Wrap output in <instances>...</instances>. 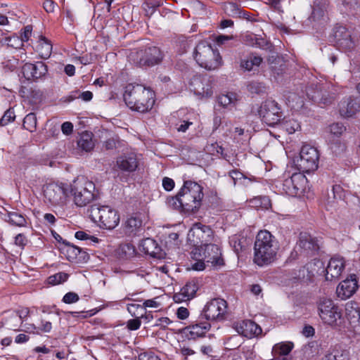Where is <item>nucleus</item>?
<instances>
[{"instance_id":"11","label":"nucleus","mask_w":360,"mask_h":360,"mask_svg":"<svg viewBox=\"0 0 360 360\" xmlns=\"http://www.w3.org/2000/svg\"><path fill=\"white\" fill-rule=\"evenodd\" d=\"M93 212L94 219H98L101 228L112 230L120 222V216L117 212L108 206L97 207L96 210L94 209Z\"/></svg>"},{"instance_id":"5","label":"nucleus","mask_w":360,"mask_h":360,"mask_svg":"<svg viewBox=\"0 0 360 360\" xmlns=\"http://www.w3.org/2000/svg\"><path fill=\"white\" fill-rule=\"evenodd\" d=\"M194 58L198 64L207 70L218 68L222 63V58L217 49H214L207 41H200L195 48Z\"/></svg>"},{"instance_id":"45","label":"nucleus","mask_w":360,"mask_h":360,"mask_svg":"<svg viewBox=\"0 0 360 360\" xmlns=\"http://www.w3.org/2000/svg\"><path fill=\"white\" fill-rule=\"evenodd\" d=\"M15 118L14 110L12 108L8 109L0 119V125L6 126L8 124L13 122Z\"/></svg>"},{"instance_id":"19","label":"nucleus","mask_w":360,"mask_h":360,"mask_svg":"<svg viewBox=\"0 0 360 360\" xmlns=\"http://www.w3.org/2000/svg\"><path fill=\"white\" fill-rule=\"evenodd\" d=\"M205 259L207 263H211L213 266H221L224 264L221 257V252L217 245L212 243L205 245Z\"/></svg>"},{"instance_id":"16","label":"nucleus","mask_w":360,"mask_h":360,"mask_svg":"<svg viewBox=\"0 0 360 360\" xmlns=\"http://www.w3.org/2000/svg\"><path fill=\"white\" fill-rule=\"evenodd\" d=\"M358 280L355 274H351L337 287L336 293L341 300L351 297L358 290Z\"/></svg>"},{"instance_id":"18","label":"nucleus","mask_w":360,"mask_h":360,"mask_svg":"<svg viewBox=\"0 0 360 360\" xmlns=\"http://www.w3.org/2000/svg\"><path fill=\"white\" fill-rule=\"evenodd\" d=\"M345 266V262L343 257L335 256L332 257L326 269V279L327 281H333L338 279Z\"/></svg>"},{"instance_id":"31","label":"nucleus","mask_w":360,"mask_h":360,"mask_svg":"<svg viewBox=\"0 0 360 360\" xmlns=\"http://www.w3.org/2000/svg\"><path fill=\"white\" fill-rule=\"evenodd\" d=\"M229 244L233 251L238 255L240 252L245 250L248 243L246 238L236 234L229 238Z\"/></svg>"},{"instance_id":"35","label":"nucleus","mask_w":360,"mask_h":360,"mask_svg":"<svg viewBox=\"0 0 360 360\" xmlns=\"http://www.w3.org/2000/svg\"><path fill=\"white\" fill-rule=\"evenodd\" d=\"M63 244L65 245L63 251L65 252L67 259L70 262H75L77 253L79 252V248L67 240H63Z\"/></svg>"},{"instance_id":"36","label":"nucleus","mask_w":360,"mask_h":360,"mask_svg":"<svg viewBox=\"0 0 360 360\" xmlns=\"http://www.w3.org/2000/svg\"><path fill=\"white\" fill-rule=\"evenodd\" d=\"M198 288V281L197 279H192L186 283V285L181 288V291L187 295V297L192 299L195 295Z\"/></svg>"},{"instance_id":"40","label":"nucleus","mask_w":360,"mask_h":360,"mask_svg":"<svg viewBox=\"0 0 360 360\" xmlns=\"http://www.w3.org/2000/svg\"><path fill=\"white\" fill-rule=\"evenodd\" d=\"M330 148L336 156H340L346 151L347 146L345 143L336 140L331 142Z\"/></svg>"},{"instance_id":"3","label":"nucleus","mask_w":360,"mask_h":360,"mask_svg":"<svg viewBox=\"0 0 360 360\" xmlns=\"http://www.w3.org/2000/svg\"><path fill=\"white\" fill-rule=\"evenodd\" d=\"M278 243L268 231H260L254 245V262L258 266L268 265L276 259Z\"/></svg>"},{"instance_id":"32","label":"nucleus","mask_w":360,"mask_h":360,"mask_svg":"<svg viewBox=\"0 0 360 360\" xmlns=\"http://www.w3.org/2000/svg\"><path fill=\"white\" fill-rule=\"evenodd\" d=\"M77 146L85 152H89L94 148V143L92 140V134L88 132L81 134L77 141Z\"/></svg>"},{"instance_id":"33","label":"nucleus","mask_w":360,"mask_h":360,"mask_svg":"<svg viewBox=\"0 0 360 360\" xmlns=\"http://www.w3.org/2000/svg\"><path fill=\"white\" fill-rule=\"evenodd\" d=\"M304 95H305V90H302V95H300L297 93H290L287 99L289 103V104L291 105L292 108L294 109H300L304 107Z\"/></svg>"},{"instance_id":"39","label":"nucleus","mask_w":360,"mask_h":360,"mask_svg":"<svg viewBox=\"0 0 360 360\" xmlns=\"http://www.w3.org/2000/svg\"><path fill=\"white\" fill-rule=\"evenodd\" d=\"M23 127L30 131H33L36 129L37 127V117L33 112L27 114L23 120Z\"/></svg>"},{"instance_id":"14","label":"nucleus","mask_w":360,"mask_h":360,"mask_svg":"<svg viewBox=\"0 0 360 360\" xmlns=\"http://www.w3.org/2000/svg\"><path fill=\"white\" fill-rule=\"evenodd\" d=\"M302 172L294 173L284 180L283 186L286 193L292 195H300L305 189L307 179Z\"/></svg>"},{"instance_id":"60","label":"nucleus","mask_w":360,"mask_h":360,"mask_svg":"<svg viewBox=\"0 0 360 360\" xmlns=\"http://www.w3.org/2000/svg\"><path fill=\"white\" fill-rule=\"evenodd\" d=\"M138 360H160L159 357L153 352L141 353L138 356Z\"/></svg>"},{"instance_id":"29","label":"nucleus","mask_w":360,"mask_h":360,"mask_svg":"<svg viewBox=\"0 0 360 360\" xmlns=\"http://www.w3.org/2000/svg\"><path fill=\"white\" fill-rule=\"evenodd\" d=\"M321 360H350V354L347 349L335 347Z\"/></svg>"},{"instance_id":"49","label":"nucleus","mask_w":360,"mask_h":360,"mask_svg":"<svg viewBox=\"0 0 360 360\" xmlns=\"http://www.w3.org/2000/svg\"><path fill=\"white\" fill-rule=\"evenodd\" d=\"M229 176L233 180V186H236L237 184H240L242 179L244 176V174L240 172L238 169H233L229 172Z\"/></svg>"},{"instance_id":"61","label":"nucleus","mask_w":360,"mask_h":360,"mask_svg":"<svg viewBox=\"0 0 360 360\" xmlns=\"http://www.w3.org/2000/svg\"><path fill=\"white\" fill-rule=\"evenodd\" d=\"M174 181L173 179L169 178V177H164L162 179V186L163 188L167 191H172L174 187Z\"/></svg>"},{"instance_id":"64","label":"nucleus","mask_w":360,"mask_h":360,"mask_svg":"<svg viewBox=\"0 0 360 360\" xmlns=\"http://www.w3.org/2000/svg\"><path fill=\"white\" fill-rule=\"evenodd\" d=\"M173 299L174 302L177 303L191 300L189 297H187V295L184 293V292L181 290L179 293H175L174 295Z\"/></svg>"},{"instance_id":"30","label":"nucleus","mask_w":360,"mask_h":360,"mask_svg":"<svg viewBox=\"0 0 360 360\" xmlns=\"http://www.w3.org/2000/svg\"><path fill=\"white\" fill-rule=\"evenodd\" d=\"M142 226V220L139 217L131 216L125 221V233L129 236L135 235Z\"/></svg>"},{"instance_id":"4","label":"nucleus","mask_w":360,"mask_h":360,"mask_svg":"<svg viewBox=\"0 0 360 360\" xmlns=\"http://www.w3.org/2000/svg\"><path fill=\"white\" fill-rule=\"evenodd\" d=\"M95 184L84 178L78 177L69 187V193L73 196L75 205L84 207L96 198Z\"/></svg>"},{"instance_id":"63","label":"nucleus","mask_w":360,"mask_h":360,"mask_svg":"<svg viewBox=\"0 0 360 360\" xmlns=\"http://www.w3.org/2000/svg\"><path fill=\"white\" fill-rule=\"evenodd\" d=\"M140 309L141 310H143V307L142 305L137 304H129L127 305V310L131 314L132 316L136 317V311L137 310Z\"/></svg>"},{"instance_id":"57","label":"nucleus","mask_w":360,"mask_h":360,"mask_svg":"<svg viewBox=\"0 0 360 360\" xmlns=\"http://www.w3.org/2000/svg\"><path fill=\"white\" fill-rule=\"evenodd\" d=\"M119 143L117 138H110L103 143V147L106 150H113L117 148V145Z\"/></svg>"},{"instance_id":"7","label":"nucleus","mask_w":360,"mask_h":360,"mask_svg":"<svg viewBox=\"0 0 360 360\" xmlns=\"http://www.w3.org/2000/svg\"><path fill=\"white\" fill-rule=\"evenodd\" d=\"M319 160L318 150L310 145H304L301 148L300 156L294 160V162L300 172L310 173L317 169Z\"/></svg>"},{"instance_id":"52","label":"nucleus","mask_w":360,"mask_h":360,"mask_svg":"<svg viewBox=\"0 0 360 360\" xmlns=\"http://www.w3.org/2000/svg\"><path fill=\"white\" fill-rule=\"evenodd\" d=\"M217 101L219 105L225 108L232 103V97L229 94H222L218 97Z\"/></svg>"},{"instance_id":"6","label":"nucleus","mask_w":360,"mask_h":360,"mask_svg":"<svg viewBox=\"0 0 360 360\" xmlns=\"http://www.w3.org/2000/svg\"><path fill=\"white\" fill-rule=\"evenodd\" d=\"M329 89L330 86L326 83H311L305 86V96L312 103L323 108L334 101V94Z\"/></svg>"},{"instance_id":"8","label":"nucleus","mask_w":360,"mask_h":360,"mask_svg":"<svg viewBox=\"0 0 360 360\" xmlns=\"http://www.w3.org/2000/svg\"><path fill=\"white\" fill-rule=\"evenodd\" d=\"M257 112L262 121L271 127L278 124L283 117L279 104L271 99L263 101Z\"/></svg>"},{"instance_id":"13","label":"nucleus","mask_w":360,"mask_h":360,"mask_svg":"<svg viewBox=\"0 0 360 360\" xmlns=\"http://www.w3.org/2000/svg\"><path fill=\"white\" fill-rule=\"evenodd\" d=\"M137 63L141 68L152 67L159 64L163 58L160 49L155 46L140 49L136 52Z\"/></svg>"},{"instance_id":"47","label":"nucleus","mask_w":360,"mask_h":360,"mask_svg":"<svg viewBox=\"0 0 360 360\" xmlns=\"http://www.w3.org/2000/svg\"><path fill=\"white\" fill-rule=\"evenodd\" d=\"M330 132L336 136H340L346 130V127L342 123H333L330 126Z\"/></svg>"},{"instance_id":"21","label":"nucleus","mask_w":360,"mask_h":360,"mask_svg":"<svg viewBox=\"0 0 360 360\" xmlns=\"http://www.w3.org/2000/svg\"><path fill=\"white\" fill-rule=\"evenodd\" d=\"M204 319L198 318L195 323L189 325L186 327L184 331L187 333V336L190 339H195L205 336V333L210 329L211 325L207 321H203Z\"/></svg>"},{"instance_id":"51","label":"nucleus","mask_w":360,"mask_h":360,"mask_svg":"<svg viewBox=\"0 0 360 360\" xmlns=\"http://www.w3.org/2000/svg\"><path fill=\"white\" fill-rule=\"evenodd\" d=\"M332 191L335 199L342 200L345 197V191L340 185L336 184L333 186Z\"/></svg>"},{"instance_id":"48","label":"nucleus","mask_w":360,"mask_h":360,"mask_svg":"<svg viewBox=\"0 0 360 360\" xmlns=\"http://www.w3.org/2000/svg\"><path fill=\"white\" fill-rule=\"evenodd\" d=\"M255 44H256V47L265 50H271L272 48V44L270 41L258 35L257 37L256 42H255Z\"/></svg>"},{"instance_id":"10","label":"nucleus","mask_w":360,"mask_h":360,"mask_svg":"<svg viewBox=\"0 0 360 360\" xmlns=\"http://www.w3.org/2000/svg\"><path fill=\"white\" fill-rule=\"evenodd\" d=\"M317 307L321 319L326 324L333 325L341 317L339 307L330 299L320 298Z\"/></svg>"},{"instance_id":"50","label":"nucleus","mask_w":360,"mask_h":360,"mask_svg":"<svg viewBox=\"0 0 360 360\" xmlns=\"http://www.w3.org/2000/svg\"><path fill=\"white\" fill-rule=\"evenodd\" d=\"M241 352L246 360H253L255 358V354L252 346H243L241 347Z\"/></svg>"},{"instance_id":"46","label":"nucleus","mask_w":360,"mask_h":360,"mask_svg":"<svg viewBox=\"0 0 360 360\" xmlns=\"http://www.w3.org/2000/svg\"><path fill=\"white\" fill-rule=\"evenodd\" d=\"M6 41H7V46L14 48V49H20L23 46V42L20 37L17 35H13L12 37H6Z\"/></svg>"},{"instance_id":"26","label":"nucleus","mask_w":360,"mask_h":360,"mask_svg":"<svg viewBox=\"0 0 360 360\" xmlns=\"http://www.w3.org/2000/svg\"><path fill=\"white\" fill-rule=\"evenodd\" d=\"M237 331L244 337L250 338L252 336H257L261 334L262 330L261 327L253 321L245 320L237 326Z\"/></svg>"},{"instance_id":"34","label":"nucleus","mask_w":360,"mask_h":360,"mask_svg":"<svg viewBox=\"0 0 360 360\" xmlns=\"http://www.w3.org/2000/svg\"><path fill=\"white\" fill-rule=\"evenodd\" d=\"M281 129L288 134H291L300 129V124L295 120L290 119L278 123Z\"/></svg>"},{"instance_id":"2","label":"nucleus","mask_w":360,"mask_h":360,"mask_svg":"<svg viewBox=\"0 0 360 360\" xmlns=\"http://www.w3.org/2000/svg\"><path fill=\"white\" fill-rule=\"evenodd\" d=\"M123 97L130 109L141 113L151 110L155 103L154 92L141 84H127Z\"/></svg>"},{"instance_id":"9","label":"nucleus","mask_w":360,"mask_h":360,"mask_svg":"<svg viewBox=\"0 0 360 360\" xmlns=\"http://www.w3.org/2000/svg\"><path fill=\"white\" fill-rule=\"evenodd\" d=\"M69 187L62 183L49 184L44 187V196L53 205H63L69 195Z\"/></svg>"},{"instance_id":"44","label":"nucleus","mask_w":360,"mask_h":360,"mask_svg":"<svg viewBox=\"0 0 360 360\" xmlns=\"http://www.w3.org/2000/svg\"><path fill=\"white\" fill-rule=\"evenodd\" d=\"M325 15V9L319 5H315L313 7L311 15L309 18L310 21H319Z\"/></svg>"},{"instance_id":"53","label":"nucleus","mask_w":360,"mask_h":360,"mask_svg":"<svg viewBox=\"0 0 360 360\" xmlns=\"http://www.w3.org/2000/svg\"><path fill=\"white\" fill-rule=\"evenodd\" d=\"M79 300V296L77 293L73 292H69L66 293L63 297V301L66 304H72Z\"/></svg>"},{"instance_id":"42","label":"nucleus","mask_w":360,"mask_h":360,"mask_svg":"<svg viewBox=\"0 0 360 360\" xmlns=\"http://www.w3.org/2000/svg\"><path fill=\"white\" fill-rule=\"evenodd\" d=\"M248 90L251 94H261L266 92V86L262 82L252 81L248 84Z\"/></svg>"},{"instance_id":"12","label":"nucleus","mask_w":360,"mask_h":360,"mask_svg":"<svg viewBox=\"0 0 360 360\" xmlns=\"http://www.w3.org/2000/svg\"><path fill=\"white\" fill-rule=\"evenodd\" d=\"M227 303L221 298H215L207 303L203 308L200 319H205L207 321L222 319L226 312Z\"/></svg>"},{"instance_id":"55","label":"nucleus","mask_w":360,"mask_h":360,"mask_svg":"<svg viewBox=\"0 0 360 360\" xmlns=\"http://www.w3.org/2000/svg\"><path fill=\"white\" fill-rule=\"evenodd\" d=\"M225 9L230 11L232 15L241 14L242 11L238 8V5L233 2H229L225 6Z\"/></svg>"},{"instance_id":"56","label":"nucleus","mask_w":360,"mask_h":360,"mask_svg":"<svg viewBox=\"0 0 360 360\" xmlns=\"http://www.w3.org/2000/svg\"><path fill=\"white\" fill-rule=\"evenodd\" d=\"M14 243L16 245L23 249L27 243V239L24 234L19 233L15 237Z\"/></svg>"},{"instance_id":"1","label":"nucleus","mask_w":360,"mask_h":360,"mask_svg":"<svg viewBox=\"0 0 360 360\" xmlns=\"http://www.w3.org/2000/svg\"><path fill=\"white\" fill-rule=\"evenodd\" d=\"M203 188L195 181H184L183 186L175 196L167 199L168 205L184 212H196L201 206Z\"/></svg>"},{"instance_id":"28","label":"nucleus","mask_w":360,"mask_h":360,"mask_svg":"<svg viewBox=\"0 0 360 360\" xmlns=\"http://www.w3.org/2000/svg\"><path fill=\"white\" fill-rule=\"evenodd\" d=\"M190 86L196 95H200L202 97H210L212 95L210 84H204L200 77H194L190 82Z\"/></svg>"},{"instance_id":"59","label":"nucleus","mask_w":360,"mask_h":360,"mask_svg":"<svg viewBox=\"0 0 360 360\" xmlns=\"http://www.w3.org/2000/svg\"><path fill=\"white\" fill-rule=\"evenodd\" d=\"M240 67L242 69L248 71H250L253 68L248 56H245L244 58L240 59Z\"/></svg>"},{"instance_id":"27","label":"nucleus","mask_w":360,"mask_h":360,"mask_svg":"<svg viewBox=\"0 0 360 360\" xmlns=\"http://www.w3.org/2000/svg\"><path fill=\"white\" fill-rule=\"evenodd\" d=\"M294 347L292 342H281L274 345L272 348V360H285V356L288 355Z\"/></svg>"},{"instance_id":"25","label":"nucleus","mask_w":360,"mask_h":360,"mask_svg":"<svg viewBox=\"0 0 360 360\" xmlns=\"http://www.w3.org/2000/svg\"><path fill=\"white\" fill-rule=\"evenodd\" d=\"M339 112L342 117H350L356 114L360 108L356 100L352 98H346L342 100L339 105Z\"/></svg>"},{"instance_id":"37","label":"nucleus","mask_w":360,"mask_h":360,"mask_svg":"<svg viewBox=\"0 0 360 360\" xmlns=\"http://www.w3.org/2000/svg\"><path fill=\"white\" fill-rule=\"evenodd\" d=\"M135 254L134 247L129 243L122 244L117 249V255L123 259H128L133 257Z\"/></svg>"},{"instance_id":"54","label":"nucleus","mask_w":360,"mask_h":360,"mask_svg":"<svg viewBox=\"0 0 360 360\" xmlns=\"http://www.w3.org/2000/svg\"><path fill=\"white\" fill-rule=\"evenodd\" d=\"M141 323L140 318L136 316V319L129 320L127 326L131 330H136L140 328Z\"/></svg>"},{"instance_id":"20","label":"nucleus","mask_w":360,"mask_h":360,"mask_svg":"<svg viewBox=\"0 0 360 360\" xmlns=\"http://www.w3.org/2000/svg\"><path fill=\"white\" fill-rule=\"evenodd\" d=\"M334 37L338 45L345 51H351L354 48L355 43L349 32L345 27H337L334 32Z\"/></svg>"},{"instance_id":"24","label":"nucleus","mask_w":360,"mask_h":360,"mask_svg":"<svg viewBox=\"0 0 360 360\" xmlns=\"http://www.w3.org/2000/svg\"><path fill=\"white\" fill-rule=\"evenodd\" d=\"M116 165L122 172H133L137 169L139 163L136 155L129 153L118 157Z\"/></svg>"},{"instance_id":"62","label":"nucleus","mask_w":360,"mask_h":360,"mask_svg":"<svg viewBox=\"0 0 360 360\" xmlns=\"http://www.w3.org/2000/svg\"><path fill=\"white\" fill-rule=\"evenodd\" d=\"M61 131L65 135H70L73 131V124L70 122H65L61 125Z\"/></svg>"},{"instance_id":"43","label":"nucleus","mask_w":360,"mask_h":360,"mask_svg":"<svg viewBox=\"0 0 360 360\" xmlns=\"http://www.w3.org/2000/svg\"><path fill=\"white\" fill-rule=\"evenodd\" d=\"M41 47L42 51H41V57L42 58H47L50 56L51 50H52V45L51 42L45 37L41 36Z\"/></svg>"},{"instance_id":"15","label":"nucleus","mask_w":360,"mask_h":360,"mask_svg":"<svg viewBox=\"0 0 360 360\" xmlns=\"http://www.w3.org/2000/svg\"><path fill=\"white\" fill-rule=\"evenodd\" d=\"M21 72L27 80L35 81L47 74L48 68L42 61L36 63H26L22 65Z\"/></svg>"},{"instance_id":"22","label":"nucleus","mask_w":360,"mask_h":360,"mask_svg":"<svg viewBox=\"0 0 360 360\" xmlns=\"http://www.w3.org/2000/svg\"><path fill=\"white\" fill-rule=\"evenodd\" d=\"M140 248L145 254L155 258L162 259L164 258L165 255L156 240L150 238H146L142 240L140 244Z\"/></svg>"},{"instance_id":"23","label":"nucleus","mask_w":360,"mask_h":360,"mask_svg":"<svg viewBox=\"0 0 360 360\" xmlns=\"http://www.w3.org/2000/svg\"><path fill=\"white\" fill-rule=\"evenodd\" d=\"M192 231L202 245H207L213 241L214 231L210 226L204 225L200 222L195 223Z\"/></svg>"},{"instance_id":"38","label":"nucleus","mask_w":360,"mask_h":360,"mask_svg":"<svg viewBox=\"0 0 360 360\" xmlns=\"http://www.w3.org/2000/svg\"><path fill=\"white\" fill-rule=\"evenodd\" d=\"M8 222L12 225L22 227L25 226L27 224L25 217L15 212H8Z\"/></svg>"},{"instance_id":"41","label":"nucleus","mask_w":360,"mask_h":360,"mask_svg":"<svg viewBox=\"0 0 360 360\" xmlns=\"http://www.w3.org/2000/svg\"><path fill=\"white\" fill-rule=\"evenodd\" d=\"M69 275L65 272H59L50 276L48 278V283L52 285L60 284L68 280Z\"/></svg>"},{"instance_id":"58","label":"nucleus","mask_w":360,"mask_h":360,"mask_svg":"<svg viewBox=\"0 0 360 360\" xmlns=\"http://www.w3.org/2000/svg\"><path fill=\"white\" fill-rule=\"evenodd\" d=\"M32 26L27 25L23 28V31L21 33L20 38L22 39V42L27 41L30 39V37L32 34Z\"/></svg>"},{"instance_id":"17","label":"nucleus","mask_w":360,"mask_h":360,"mask_svg":"<svg viewBox=\"0 0 360 360\" xmlns=\"http://www.w3.org/2000/svg\"><path fill=\"white\" fill-rule=\"evenodd\" d=\"M297 247L306 255H314L319 250V240L307 232H301L296 245Z\"/></svg>"}]
</instances>
